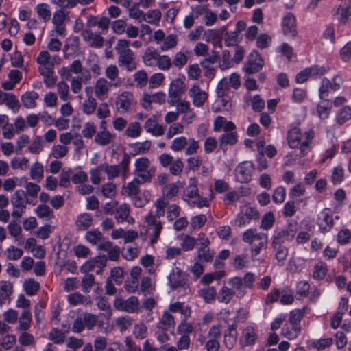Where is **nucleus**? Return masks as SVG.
<instances>
[{"label":"nucleus","instance_id":"50","mask_svg":"<svg viewBox=\"0 0 351 351\" xmlns=\"http://www.w3.org/2000/svg\"><path fill=\"white\" fill-rule=\"evenodd\" d=\"M328 274V266L324 261H318L315 264L313 269V278L315 280H323Z\"/></svg>","mask_w":351,"mask_h":351},{"label":"nucleus","instance_id":"21","mask_svg":"<svg viewBox=\"0 0 351 351\" xmlns=\"http://www.w3.org/2000/svg\"><path fill=\"white\" fill-rule=\"evenodd\" d=\"M282 28L283 34L291 38L297 35L296 19L292 13L287 14L282 19Z\"/></svg>","mask_w":351,"mask_h":351},{"label":"nucleus","instance_id":"12","mask_svg":"<svg viewBox=\"0 0 351 351\" xmlns=\"http://www.w3.org/2000/svg\"><path fill=\"white\" fill-rule=\"evenodd\" d=\"M254 171V165L251 161H243L235 169L236 180L240 183H247L252 180Z\"/></svg>","mask_w":351,"mask_h":351},{"label":"nucleus","instance_id":"59","mask_svg":"<svg viewBox=\"0 0 351 351\" xmlns=\"http://www.w3.org/2000/svg\"><path fill=\"white\" fill-rule=\"evenodd\" d=\"M30 178L36 182H40L44 178V167L39 162H34L30 168Z\"/></svg>","mask_w":351,"mask_h":351},{"label":"nucleus","instance_id":"48","mask_svg":"<svg viewBox=\"0 0 351 351\" xmlns=\"http://www.w3.org/2000/svg\"><path fill=\"white\" fill-rule=\"evenodd\" d=\"M235 291L227 286H223L219 291L217 298L219 302L228 304L233 298Z\"/></svg>","mask_w":351,"mask_h":351},{"label":"nucleus","instance_id":"17","mask_svg":"<svg viewBox=\"0 0 351 351\" xmlns=\"http://www.w3.org/2000/svg\"><path fill=\"white\" fill-rule=\"evenodd\" d=\"M184 91V83L182 80L177 78L171 81L169 88V101L168 103L174 106L176 102L180 99L181 95Z\"/></svg>","mask_w":351,"mask_h":351},{"label":"nucleus","instance_id":"16","mask_svg":"<svg viewBox=\"0 0 351 351\" xmlns=\"http://www.w3.org/2000/svg\"><path fill=\"white\" fill-rule=\"evenodd\" d=\"M191 9L197 14V15L203 16V23L207 27L214 25L218 20L217 13L205 5H198L192 7Z\"/></svg>","mask_w":351,"mask_h":351},{"label":"nucleus","instance_id":"41","mask_svg":"<svg viewBox=\"0 0 351 351\" xmlns=\"http://www.w3.org/2000/svg\"><path fill=\"white\" fill-rule=\"evenodd\" d=\"M152 146L150 141L137 142L130 145V154L132 156L143 155L149 152Z\"/></svg>","mask_w":351,"mask_h":351},{"label":"nucleus","instance_id":"3","mask_svg":"<svg viewBox=\"0 0 351 351\" xmlns=\"http://www.w3.org/2000/svg\"><path fill=\"white\" fill-rule=\"evenodd\" d=\"M182 199L187 202L191 207L203 208L208 206L207 198L202 197L199 194L197 180L195 178H191L189 185L184 189Z\"/></svg>","mask_w":351,"mask_h":351},{"label":"nucleus","instance_id":"15","mask_svg":"<svg viewBox=\"0 0 351 351\" xmlns=\"http://www.w3.org/2000/svg\"><path fill=\"white\" fill-rule=\"evenodd\" d=\"M188 95L193 104L197 107L202 106L208 99V93L202 90L198 83H194L188 90Z\"/></svg>","mask_w":351,"mask_h":351},{"label":"nucleus","instance_id":"64","mask_svg":"<svg viewBox=\"0 0 351 351\" xmlns=\"http://www.w3.org/2000/svg\"><path fill=\"white\" fill-rule=\"evenodd\" d=\"M350 119H351V107L345 106L337 112L336 115L337 122L342 125Z\"/></svg>","mask_w":351,"mask_h":351},{"label":"nucleus","instance_id":"27","mask_svg":"<svg viewBox=\"0 0 351 351\" xmlns=\"http://www.w3.org/2000/svg\"><path fill=\"white\" fill-rule=\"evenodd\" d=\"M168 280L169 285L173 289L184 287L186 284L184 274L178 267L172 269L168 277Z\"/></svg>","mask_w":351,"mask_h":351},{"label":"nucleus","instance_id":"2","mask_svg":"<svg viewBox=\"0 0 351 351\" xmlns=\"http://www.w3.org/2000/svg\"><path fill=\"white\" fill-rule=\"evenodd\" d=\"M242 241L250 246L251 256L255 258L267 247L268 237L267 234L258 232L255 228H249L243 232Z\"/></svg>","mask_w":351,"mask_h":351},{"label":"nucleus","instance_id":"55","mask_svg":"<svg viewBox=\"0 0 351 351\" xmlns=\"http://www.w3.org/2000/svg\"><path fill=\"white\" fill-rule=\"evenodd\" d=\"M34 211L38 217L42 219L49 221L54 217L52 209L45 204H39Z\"/></svg>","mask_w":351,"mask_h":351},{"label":"nucleus","instance_id":"4","mask_svg":"<svg viewBox=\"0 0 351 351\" xmlns=\"http://www.w3.org/2000/svg\"><path fill=\"white\" fill-rule=\"evenodd\" d=\"M156 169L152 165L151 160L145 156L137 158L134 162L133 173L142 183L151 182L154 177Z\"/></svg>","mask_w":351,"mask_h":351},{"label":"nucleus","instance_id":"18","mask_svg":"<svg viewBox=\"0 0 351 351\" xmlns=\"http://www.w3.org/2000/svg\"><path fill=\"white\" fill-rule=\"evenodd\" d=\"M263 65L264 61L260 53L254 51L250 54L244 69L248 74H252L260 71Z\"/></svg>","mask_w":351,"mask_h":351},{"label":"nucleus","instance_id":"6","mask_svg":"<svg viewBox=\"0 0 351 351\" xmlns=\"http://www.w3.org/2000/svg\"><path fill=\"white\" fill-rule=\"evenodd\" d=\"M158 219L154 216V212L152 210L144 217L146 234H148L151 245H154L158 241L163 228V223Z\"/></svg>","mask_w":351,"mask_h":351},{"label":"nucleus","instance_id":"9","mask_svg":"<svg viewBox=\"0 0 351 351\" xmlns=\"http://www.w3.org/2000/svg\"><path fill=\"white\" fill-rule=\"evenodd\" d=\"M130 156L124 154L122 160L119 165H110L106 162L102 163L104 172L107 175L109 180L118 177L120 173L126 174L129 169Z\"/></svg>","mask_w":351,"mask_h":351},{"label":"nucleus","instance_id":"54","mask_svg":"<svg viewBox=\"0 0 351 351\" xmlns=\"http://www.w3.org/2000/svg\"><path fill=\"white\" fill-rule=\"evenodd\" d=\"M114 136L112 134L107 130H102L97 133H96L95 136V142L101 146H105L110 144Z\"/></svg>","mask_w":351,"mask_h":351},{"label":"nucleus","instance_id":"25","mask_svg":"<svg viewBox=\"0 0 351 351\" xmlns=\"http://www.w3.org/2000/svg\"><path fill=\"white\" fill-rule=\"evenodd\" d=\"M237 326L235 324H228L223 332V344L228 349H232L237 341Z\"/></svg>","mask_w":351,"mask_h":351},{"label":"nucleus","instance_id":"19","mask_svg":"<svg viewBox=\"0 0 351 351\" xmlns=\"http://www.w3.org/2000/svg\"><path fill=\"white\" fill-rule=\"evenodd\" d=\"M36 62L39 64L38 71L41 75L53 73L51 56L47 51H41L36 58Z\"/></svg>","mask_w":351,"mask_h":351},{"label":"nucleus","instance_id":"46","mask_svg":"<svg viewBox=\"0 0 351 351\" xmlns=\"http://www.w3.org/2000/svg\"><path fill=\"white\" fill-rule=\"evenodd\" d=\"M337 14L339 15L340 23L345 24L351 16V0H346L343 4L340 5L337 10Z\"/></svg>","mask_w":351,"mask_h":351},{"label":"nucleus","instance_id":"56","mask_svg":"<svg viewBox=\"0 0 351 351\" xmlns=\"http://www.w3.org/2000/svg\"><path fill=\"white\" fill-rule=\"evenodd\" d=\"M23 180L24 181L23 186L25 189L27 197L29 196L30 197L36 198L40 191V186L35 183L28 182L25 177L21 178V182Z\"/></svg>","mask_w":351,"mask_h":351},{"label":"nucleus","instance_id":"8","mask_svg":"<svg viewBox=\"0 0 351 351\" xmlns=\"http://www.w3.org/2000/svg\"><path fill=\"white\" fill-rule=\"evenodd\" d=\"M258 213L255 208L245 204L240 207V210L232 224L240 228L243 227L249 224L252 219H258Z\"/></svg>","mask_w":351,"mask_h":351},{"label":"nucleus","instance_id":"53","mask_svg":"<svg viewBox=\"0 0 351 351\" xmlns=\"http://www.w3.org/2000/svg\"><path fill=\"white\" fill-rule=\"evenodd\" d=\"M245 100L250 102L252 109L256 112L261 111L265 107V101L262 99L259 95L252 96L250 93L245 95Z\"/></svg>","mask_w":351,"mask_h":351},{"label":"nucleus","instance_id":"14","mask_svg":"<svg viewBox=\"0 0 351 351\" xmlns=\"http://www.w3.org/2000/svg\"><path fill=\"white\" fill-rule=\"evenodd\" d=\"M317 224L322 234H326L332 230L334 226V219L330 208H326L318 214Z\"/></svg>","mask_w":351,"mask_h":351},{"label":"nucleus","instance_id":"11","mask_svg":"<svg viewBox=\"0 0 351 351\" xmlns=\"http://www.w3.org/2000/svg\"><path fill=\"white\" fill-rule=\"evenodd\" d=\"M114 307L120 311L128 313L139 312L140 302L137 297L130 296L127 300L117 297L113 302Z\"/></svg>","mask_w":351,"mask_h":351},{"label":"nucleus","instance_id":"31","mask_svg":"<svg viewBox=\"0 0 351 351\" xmlns=\"http://www.w3.org/2000/svg\"><path fill=\"white\" fill-rule=\"evenodd\" d=\"M320 101L316 107V111L321 119H327L332 108V102L327 98H319Z\"/></svg>","mask_w":351,"mask_h":351},{"label":"nucleus","instance_id":"34","mask_svg":"<svg viewBox=\"0 0 351 351\" xmlns=\"http://www.w3.org/2000/svg\"><path fill=\"white\" fill-rule=\"evenodd\" d=\"M145 131L155 136H160L164 134L163 127L156 122L155 117L148 119L144 125Z\"/></svg>","mask_w":351,"mask_h":351},{"label":"nucleus","instance_id":"58","mask_svg":"<svg viewBox=\"0 0 351 351\" xmlns=\"http://www.w3.org/2000/svg\"><path fill=\"white\" fill-rule=\"evenodd\" d=\"M141 184H143L141 180L139 178H134L131 182H130L125 187H124L125 193L129 197H132L134 198L139 193V186Z\"/></svg>","mask_w":351,"mask_h":351},{"label":"nucleus","instance_id":"5","mask_svg":"<svg viewBox=\"0 0 351 351\" xmlns=\"http://www.w3.org/2000/svg\"><path fill=\"white\" fill-rule=\"evenodd\" d=\"M199 143L194 138H189L181 136L174 138L170 145V148L175 152L184 150L186 156L196 154L199 149Z\"/></svg>","mask_w":351,"mask_h":351},{"label":"nucleus","instance_id":"40","mask_svg":"<svg viewBox=\"0 0 351 351\" xmlns=\"http://www.w3.org/2000/svg\"><path fill=\"white\" fill-rule=\"evenodd\" d=\"M160 53L153 47H147L143 56V63L149 67H156Z\"/></svg>","mask_w":351,"mask_h":351},{"label":"nucleus","instance_id":"36","mask_svg":"<svg viewBox=\"0 0 351 351\" xmlns=\"http://www.w3.org/2000/svg\"><path fill=\"white\" fill-rule=\"evenodd\" d=\"M130 206L123 204L120 205L115 212V219L119 223L127 221L129 223H133L134 219L130 216Z\"/></svg>","mask_w":351,"mask_h":351},{"label":"nucleus","instance_id":"20","mask_svg":"<svg viewBox=\"0 0 351 351\" xmlns=\"http://www.w3.org/2000/svg\"><path fill=\"white\" fill-rule=\"evenodd\" d=\"M296 234V230L291 226L278 232L274 237L272 245L284 246L283 244L291 241Z\"/></svg>","mask_w":351,"mask_h":351},{"label":"nucleus","instance_id":"7","mask_svg":"<svg viewBox=\"0 0 351 351\" xmlns=\"http://www.w3.org/2000/svg\"><path fill=\"white\" fill-rule=\"evenodd\" d=\"M10 202L13 207L11 215L16 219H19L23 216L27 204L30 203L25 191L21 189L16 190L11 195Z\"/></svg>","mask_w":351,"mask_h":351},{"label":"nucleus","instance_id":"47","mask_svg":"<svg viewBox=\"0 0 351 351\" xmlns=\"http://www.w3.org/2000/svg\"><path fill=\"white\" fill-rule=\"evenodd\" d=\"M161 11L159 9H152L145 12L143 21L153 25L158 26L161 21Z\"/></svg>","mask_w":351,"mask_h":351},{"label":"nucleus","instance_id":"39","mask_svg":"<svg viewBox=\"0 0 351 351\" xmlns=\"http://www.w3.org/2000/svg\"><path fill=\"white\" fill-rule=\"evenodd\" d=\"M175 326L176 322L173 315L168 311H164L159 319L157 327L163 330H168L174 328Z\"/></svg>","mask_w":351,"mask_h":351},{"label":"nucleus","instance_id":"38","mask_svg":"<svg viewBox=\"0 0 351 351\" xmlns=\"http://www.w3.org/2000/svg\"><path fill=\"white\" fill-rule=\"evenodd\" d=\"M7 229L9 234L14 238V241L18 245H21L23 244L24 238L22 235V228L19 224L15 221H12L8 223Z\"/></svg>","mask_w":351,"mask_h":351},{"label":"nucleus","instance_id":"52","mask_svg":"<svg viewBox=\"0 0 351 351\" xmlns=\"http://www.w3.org/2000/svg\"><path fill=\"white\" fill-rule=\"evenodd\" d=\"M93 223V217L89 213H82L77 216L75 221V225L78 230H85L91 226Z\"/></svg>","mask_w":351,"mask_h":351},{"label":"nucleus","instance_id":"22","mask_svg":"<svg viewBox=\"0 0 351 351\" xmlns=\"http://www.w3.org/2000/svg\"><path fill=\"white\" fill-rule=\"evenodd\" d=\"M257 338V330L255 327L247 326L242 330L239 344L241 347L252 346L256 343Z\"/></svg>","mask_w":351,"mask_h":351},{"label":"nucleus","instance_id":"63","mask_svg":"<svg viewBox=\"0 0 351 351\" xmlns=\"http://www.w3.org/2000/svg\"><path fill=\"white\" fill-rule=\"evenodd\" d=\"M305 263V260L301 257L293 256L288 262L287 269L292 273H295L302 269Z\"/></svg>","mask_w":351,"mask_h":351},{"label":"nucleus","instance_id":"43","mask_svg":"<svg viewBox=\"0 0 351 351\" xmlns=\"http://www.w3.org/2000/svg\"><path fill=\"white\" fill-rule=\"evenodd\" d=\"M182 186L183 184L180 182L166 184L162 188V197H165L167 201L171 199L178 195L179 189Z\"/></svg>","mask_w":351,"mask_h":351},{"label":"nucleus","instance_id":"32","mask_svg":"<svg viewBox=\"0 0 351 351\" xmlns=\"http://www.w3.org/2000/svg\"><path fill=\"white\" fill-rule=\"evenodd\" d=\"M348 306V301L346 298H342L339 302L338 311H337L331 318V327L334 329L337 328L342 320L343 314L347 311Z\"/></svg>","mask_w":351,"mask_h":351},{"label":"nucleus","instance_id":"62","mask_svg":"<svg viewBox=\"0 0 351 351\" xmlns=\"http://www.w3.org/2000/svg\"><path fill=\"white\" fill-rule=\"evenodd\" d=\"M178 45V36L174 34H171L165 37L160 49L162 51H168L174 49Z\"/></svg>","mask_w":351,"mask_h":351},{"label":"nucleus","instance_id":"30","mask_svg":"<svg viewBox=\"0 0 351 351\" xmlns=\"http://www.w3.org/2000/svg\"><path fill=\"white\" fill-rule=\"evenodd\" d=\"M14 292L13 284L8 280H0V305L10 302Z\"/></svg>","mask_w":351,"mask_h":351},{"label":"nucleus","instance_id":"29","mask_svg":"<svg viewBox=\"0 0 351 351\" xmlns=\"http://www.w3.org/2000/svg\"><path fill=\"white\" fill-rule=\"evenodd\" d=\"M340 88L339 84L337 83L335 80L331 82L328 78H323L319 88V98H326L330 91H336Z\"/></svg>","mask_w":351,"mask_h":351},{"label":"nucleus","instance_id":"26","mask_svg":"<svg viewBox=\"0 0 351 351\" xmlns=\"http://www.w3.org/2000/svg\"><path fill=\"white\" fill-rule=\"evenodd\" d=\"M118 63L120 66H125L128 71H133L137 67L134 59V53L132 51L119 54Z\"/></svg>","mask_w":351,"mask_h":351},{"label":"nucleus","instance_id":"23","mask_svg":"<svg viewBox=\"0 0 351 351\" xmlns=\"http://www.w3.org/2000/svg\"><path fill=\"white\" fill-rule=\"evenodd\" d=\"M80 41L76 36H71L66 38L64 46V57L70 59L80 51Z\"/></svg>","mask_w":351,"mask_h":351},{"label":"nucleus","instance_id":"37","mask_svg":"<svg viewBox=\"0 0 351 351\" xmlns=\"http://www.w3.org/2000/svg\"><path fill=\"white\" fill-rule=\"evenodd\" d=\"M19 324L16 327L17 332L27 331L32 325V312L31 310L23 311L18 318Z\"/></svg>","mask_w":351,"mask_h":351},{"label":"nucleus","instance_id":"51","mask_svg":"<svg viewBox=\"0 0 351 351\" xmlns=\"http://www.w3.org/2000/svg\"><path fill=\"white\" fill-rule=\"evenodd\" d=\"M229 86L230 84H228V78L223 77L219 82L216 88L217 96L220 98L221 102L224 103V106H226V103H228V101L224 99V97L229 92Z\"/></svg>","mask_w":351,"mask_h":351},{"label":"nucleus","instance_id":"42","mask_svg":"<svg viewBox=\"0 0 351 351\" xmlns=\"http://www.w3.org/2000/svg\"><path fill=\"white\" fill-rule=\"evenodd\" d=\"M301 332V326L287 322L282 328V335L289 339H296Z\"/></svg>","mask_w":351,"mask_h":351},{"label":"nucleus","instance_id":"61","mask_svg":"<svg viewBox=\"0 0 351 351\" xmlns=\"http://www.w3.org/2000/svg\"><path fill=\"white\" fill-rule=\"evenodd\" d=\"M119 71L118 67L114 64H110L106 68L105 76L107 80H110V82H119V86L121 84V80L119 77Z\"/></svg>","mask_w":351,"mask_h":351},{"label":"nucleus","instance_id":"57","mask_svg":"<svg viewBox=\"0 0 351 351\" xmlns=\"http://www.w3.org/2000/svg\"><path fill=\"white\" fill-rule=\"evenodd\" d=\"M238 139V135L236 132L231 131L228 132L222 135H221L219 138V141L221 147H224L228 145H234L237 143Z\"/></svg>","mask_w":351,"mask_h":351},{"label":"nucleus","instance_id":"35","mask_svg":"<svg viewBox=\"0 0 351 351\" xmlns=\"http://www.w3.org/2000/svg\"><path fill=\"white\" fill-rule=\"evenodd\" d=\"M68 302L73 306L78 305L90 306L92 301L90 296H86L79 292H75L67 296Z\"/></svg>","mask_w":351,"mask_h":351},{"label":"nucleus","instance_id":"44","mask_svg":"<svg viewBox=\"0 0 351 351\" xmlns=\"http://www.w3.org/2000/svg\"><path fill=\"white\" fill-rule=\"evenodd\" d=\"M228 284L230 289L235 291L237 298H241L245 295L246 291L243 287V279L241 277H234L228 279Z\"/></svg>","mask_w":351,"mask_h":351},{"label":"nucleus","instance_id":"24","mask_svg":"<svg viewBox=\"0 0 351 351\" xmlns=\"http://www.w3.org/2000/svg\"><path fill=\"white\" fill-rule=\"evenodd\" d=\"M84 40L94 48H100L104 43V39L101 33L94 32L90 29H86L82 32Z\"/></svg>","mask_w":351,"mask_h":351},{"label":"nucleus","instance_id":"33","mask_svg":"<svg viewBox=\"0 0 351 351\" xmlns=\"http://www.w3.org/2000/svg\"><path fill=\"white\" fill-rule=\"evenodd\" d=\"M235 128L236 126L232 121H228L226 118L221 116H217L214 121V132H217L223 130L226 132H228L233 131Z\"/></svg>","mask_w":351,"mask_h":351},{"label":"nucleus","instance_id":"1","mask_svg":"<svg viewBox=\"0 0 351 351\" xmlns=\"http://www.w3.org/2000/svg\"><path fill=\"white\" fill-rule=\"evenodd\" d=\"M314 136L315 132L313 129L308 130L302 135L300 128L295 127L288 131L287 138L289 146L291 149L298 148L301 155L304 156L310 149Z\"/></svg>","mask_w":351,"mask_h":351},{"label":"nucleus","instance_id":"13","mask_svg":"<svg viewBox=\"0 0 351 351\" xmlns=\"http://www.w3.org/2000/svg\"><path fill=\"white\" fill-rule=\"evenodd\" d=\"M134 103V95L130 91H123L118 95L116 99V109L121 114L128 113L131 111Z\"/></svg>","mask_w":351,"mask_h":351},{"label":"nucleus","instance_id":"28","mask_svg":"<svg viewBox=\"0 0 351 351\" xmlns=\"http://www.w3.org/2000/svg\"><path fill=\"white\" fill-rule=\"evenodd\" d=\"M5 104L13 112H16L20 108V104L16 97L11 93L0 91V105Z\"/></svg>","mask_w":351,"mask_h":351},{"label":"nucleus","instance_id":"49","mask_svg":"<svg viewBox=\"0 0 351 351\" xmlns=\"http://www.w3.org/2000/svg\"><path fill=\"white\" fill-rule=\"evenodd\" d=\"M39 95L35 91H28L24 93L21 97L23 105L28 109L34 108L36 106V100Z\"/></svg>","mask_w":351,"mask_h":351},{"label":"nucleus","instance_id":"10","mask_svg":"<svg viewBox=\"0 0 351 351\" xmlns=\"http://www.w3.org/2000/svg\"><path fill=\"white\" fill-rule=\"evenodd\" d=\"M112 87H119V82H110L104 77H99L94 84L95 96L99 101H104L108 98L109 92Z\"/></svg>","mask_w":351,"mask_h":351},{"label":"nucleus","instance_id":"60","mask_svg":"<svg viewBox=\"0 0 351 351\" xmlns=\"http://www.w3.org/2000/svg\"><path fill=\"white\" fill-rule=\"evenodd\" d=\"M97 106L96 99L92 95H88L82 104L83 112L90 115L95 112Z\"/></svg>","mask_w":351,"mask_h":351},{"label":"nucleus","instance_id":"45","mask_svg":"<svg viewBox=\"0 0 351 351\" xmlns=\"http://www.w3.org/2000/svg\"><path fill=\"white\" fill-rule=\"evenodd\" d=\"M38 17L45 23L50 21L51 18V7L48 3H41L35 8Z\"/></svg>","mask_w":351,"mask_h":351}]
</instances>
